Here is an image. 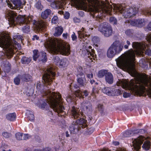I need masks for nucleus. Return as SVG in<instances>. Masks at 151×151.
Instances as JSON below:
<instances>
[{
    "label": "nucleus",
    "instance_id": "nucleus-1",
    "mask_svg": "<svg viewBox=\"0 0 151 151\" xmlns=\"http://www.w3.org/2000/svg\"><path fill=\"white\" fill-rule=\"evenodd\" d=\"M83 6L85 9L82 8L81 9L92 12L93 17L99 23L96 24L99 31L106 37L111 36L113 32L112 27L105 22L100 24L102 21V16H105L106 14H111L112 6L109 2L107 0L100 1L99 0H86Z\"/></svg>",
    "mask_w": 151,
    "mask_h": 151
},
{
    "label": "nucleus",
    "instance_id": "nucleus-2",
    "mask_svg": "<svg viewBox=\"0 0 151 151\" xmlns=\"http://www.w3.org/2000/svg\"><path fill=\"white\" fill-rule=\"evenodd\" d=\"M55 76V72L52 67L49 66L44 70L42 78L45 87L47 89H46V91H43V96L45 97L46 102L48 103L55 112L58 113L59 116L65 117V112L63 111L64 108L62 104L63 102L60 95L58 93H51L49 91Z\"/></svg>",
    "mask_w": 151,
    "mask_h": 151
},
{
    "label": "nucleus",
    "instance_id": "nucleus-3",
    "mask_svg": "<svg viewBox=\"0 0 151 151\" xmlns=\"http://www.w3.org/2000/svg\"><path fill=\"white\" fill-rule=\"evenodd\" d=\"M117 84L118 86H121L124 89L134 92L139 96H145L147 93L151 98V84L146 76L138 75L134 80L132 79L129 82L120 80Z\"/></svg>",
    "mask_w": 151,
    "mask_h": 151
},
{
    "label": "nucleus",
    "instance_id": "nucleus-4",
    "mask_svg": "<svg viewBox=\"0 0 151 151\" xmlns=\"http://www.w3.org/2000/svg\"><path fill=\"white\" fill-rule=\"evenodd\" d=\"M7 17L10 23L14 25L16 24H19L20 25L23 26L22 31L27 33L30 31L29 24L31 22H32L37 31H45L47 26L45 20H40L37 22L34 20L32 21V16L20 15L17 16L16 12L14 11H9L8 13Z\"/></svg>",
    "mask_w": 151,
    "mask_h": 151
},
{
    "label": "nucleus",
    "instance_id": "nucleus-5",
    "mask_svg": "<svg viewBox=\"0 0 151 151\" xmlns=\"http://www.w3.org/2000/svg\"><path fill=\"white\" fill-rule=\"evenodd\" d=\"M17 37L18 35L14 36L13 40L7 34L0 32V47L3 48L5 54L9 58L13 56L14 49L16 50L21 48L20 45L16 40Z\"/></svg>",
    "mask_w": 151,
    "mask_h": 151
},
{
    "label": "nucleus",
    "instance_id": "nucleus-6",
    "mask_svg": "<svg viewBox=\"0 0 151 151\" xmlns=\"http://www.w3.org/2000/svg\"><path fill=\"white\" fill-rule=\"evenodd\" d=\"M46 44L51 53L59 54L65 55H68L70 54V45L63 41L49 40H47Z\"/></svg>",
    "mask_w": 151,
    "mask_h": 151
},
{
    "label": "nucleus",
    "instance_id": "nucleus-7",
    "mask_svg": "<svg viewBox=\"0 0 151 151\" xmlns=\"http://www.w3.org/2000/svg\"><path fill=\"white\" fill-rule=\"evenodd\" d=\"M135 57L134 51L131 49L126 51L119 57L117 59L116 63L121 67L129 68L133 65L135 60Z\"/></svg>",
    "mask_w": 151,
    "mask_h": 151
},
{
    "label": "nucleus",
    "instance_id": "nucleus-8",
    "mask_svg": "<svg viewBox=\"0 0 151 151\" xmlns=\"http://www.w3.org/2000/svg\"><path fill=\"white\" fill-rule=\"evenodd\" d=\"M72 116L74 119L80 118L81 115L77 111L75 108L73 107L72 109ZM87 121L83 118H80L73 121L70 126L69 128L70 134L76 133L82 127L84 128L87 126Z\"/></svg>",
    "mask_w": 151,
    "mask_h": 151
},
{
    "label": "nucleus",
    "instance_id": "nucleus-9",
    "mask_svg": "<svg viewBox=\"0 0 151 151\" xmlns=\"http://www.w3.org/2000/svg\"><path fill=\"white\" fill-rule=\"evenodd\" d=\"M114 6V12L118 14H122L124 18H130L135 15L137 12L138 9L134 7H125L120 4H115Z\"/></svg>",
    "mask_w": 151,
    "mask_h": 151
},
{
    "label": "nucleus",
    "instance_id": "nucleus-10",
    "mask_svg": "<svg viewBox=\"0 0 151 151\" xmlns=\"http://www.w3.org/2000/svg\"><path fill=\"white\" fill-rule=\"evenodd\" d=\"M146 39L150 46L148 47L147 44H145L144 42H133L132 43V47L135 49L136 52L138 53L141 54L145 51V54L147 55H151V34H148L146 36Z\"/></svg>",
    "mask_w": 151,
    "mask_h": 151
},
{
    "label": "nucleus",
    "instance_id": "nucleus-11",
    "mask_svg": "<svg viewBox=\"0 0 151 151\" xmlns=\"http://www.w3.org/2000/svg\"><path fill=\"white\" fill-rule=\"evenodd\" d=\"M47 1L51 2L50 6L53 8L62 9L63 6L66 4V0H46ZM76 6L81 9L82 8L85 9L83 6L86 0H70Z\"/></svg>",
    "mask_w": 151,
    "mask_h": 151
},
{
    "label": "nucleus",
    "instance_id": "nucleus-12",
    "mask_svg": "<svg viewBox=\"0 0 151 151\" xmlns=\"http://www.w3.org/2000/svg\"><path fill=\"white\" fill-rule=\"evenodd\" d=\"M82 106L85 113L88 114H90L93 111L92 105L88 101L83 102L81 104Z\"/></svg>",
    "mask_w": 151,
    "mask_h": 151
},
{
    "label": "nucleus",
    "instance_id": "nucleus-13",
    "mask_svg": "<svg viewBox=\"0 0 151 151\" xmlns=\"http://www.w3.org/2000/svg\"><path fill=\"white\" fill-rule=\"evenodd\" d=\"M123 44L119 41H116L111 45V46L117 54L119 53L122 50Z\"/></svg>",
    "mask_w": 151,
    "mask_h": 151
},
{
    "label": "nucleus",
    "instance_id": "nucleus-14",
    "mask_svg": "<svg viewBox=\"0 0 151 151\" xmlns=\"http://www.w3.org/2000/svg\"><path fill=\"white\" fill-rule=\"evenodd\" d=\"M10 1L13 3L14 6L13 7L11 3H8L7 5L11 9H13L14 8H17V9L19 8H19H21L22 6V3L21 0H10Z\"/></svg>",
    "mask_w": 151,
    "mask_h": 151
},
{
    "label": "nucleus",
    "instance_id": "nucleus-15",
    "mask_svg": "<svg viewBox=\"0 0 151 151\" xmlns=\"http://www.w3.org/2000/svg\"><path fill=\"white\" fill-rule=\"evenodd\" d=\"M116 89L111 88L109 87L105 88L103 89V92L109 96H115L117 95H115V93H117V91H116Z\"/></svg>",
    "mask_w": 151,
    "mask_h": 151
},
{
    "label": "nucleus",
    "instance_id": "nucleus-16",
    "mask_svg": "<svg viewBox=\"0 0 151 151\" xmlns=\"http://www.w3.org/2000/svg\"><path fill=\"white\" fill-rule=\"evenodd\" d=\"M77 77V82L79 85L84 86L86 85V79L83 73H81Z\"/></svg>",
    "mask_w": 151,
    "mask_h": 151
},
{
    "label": "nucleus",
    "instance_id": "nucleus-17",
    "mask_svg": "<svg viewBox=\"0 0 151 151\" xmlns=\"http://www.w3.org/2000/svg\"><path fill=\"white\" fill-rule=\"evenodd\" d=\"M131 24L133 25L141 27L144 26L145 24L144 19H138L132 21Z\"/></svg>",
    "mask_w": 151,
    "mask_h": 151
},
{
    "label": "nucleus",
    "instance_id": "nucleus-18",
    "mask_svg": "<svg viewBox=\"0 0 151 151\" xmlns=\"http://www.w3.org/2000/svg\"><path fill=\"white\" fill-rule=\"evenodd\" d=\"M105 80L106 83L111 85L114 82V78L112 74L110 72H108L106 74L105 77Z\"/></svg>",
    "mask_w": 151,
    "mask_h": 151
},
{
    "label": "nucleus",
    "instance_id": "nucleus-19",
    "mask_svg": "<svg viewBox=\"0 0 151 151\" xmlns=\"http://www.w3.org/2000/svg\"><path fill=\"white\" fill-rule=\"evenodd\" d=\"M75 95L77 97L80 99L83 98V96H87L88 95V92L86 91H84L83 92H82L80 90H78L75 91Z\"/></svg>",
    "mask_w": 151,
    "mask_h": 151
},
{
    "label": "nucleus",
    "instance_id": "nucleus-20",
    "mask_svg": "<svg viewBox=\"0 0 151 151\" xmlns=\"http://www.w3.org/2000/svg\"><path fill=\"white\" fill-rule=\"evenodd\" d=\"M117 54V53L111 46L107 51V57L109 58H111L114 57L115 55Z\"/></svg>",
    "mask_w": 151,
    "mask_h": 151
},
{
    "label": "nucleus",
    "instance_id": "nucleus-21",
    "mask_svg": "<svg viewBox=\"0 0 151 151\" xmlns=\"http://www.w3.org/2000/svg\"><path fill=\"white\" fill-rule=\"evenodd\" d=\"M26 114L27 116L28 119L30 122H34L35 120V117L32 111L29 110L26 111Z\"/></svg>",
    "mask_w": 151,
    "mask_h": 151
},
{
    "label": "nucleus",
    "instance_id": "nucleus-22",
    "mask_svg": "<svg viewBox=\"0 0 151 151\" xmlns=\"http://www.w3.org/2000/svg\"><path fill=\"white\" fill-rule=\"evenodd\" d=\"M51 11L50 9H47L42 12L41 17L43 19H45L48 17L49 15L51 14Z\"/></svg>",
    "mask_w": 151,
    "mask_h": 151
},
{
    "label": "nucleus",
    "instance_id": "nucleus-23",
    "mask_svg": "<svg viewBox=\"0 0 151 151\" xmlns=\"http://www.w3.org/2000/svg\"><path fill=\"white\" fill-rule=\"evenodd\" d=\"M63 28L61 26H58L55 28V33L54 35L55 37H58L63 32Z\"/></svg>",
    "mask_w": 151,
    "mask_h": 151
},
{
    "label": "nucleus",
    "instance_id": "nucleus-24",
    "mask_svg": "<svg viewBox=\"0 0 151 151\" xmlns=\"http://www.w3.org/2000/svg\"><path fill=\"white\" fill-rule=\"evenodd\" d=\"M21 80L23 81L27 82L30 81L31 76L28 74H24L20 76Z\"/></svg>",
    "mask_w": 151,
    "mask_h": 151
},
{
    "label": "nucleus",
    "instance_id": "nucleus-25",
    "mask_svg": "<svg viewBox=\"0 0 151 151\" xmlns=\"http://www.w3.org/2000/svg\"><path fill=\"white\" fill-rule=\"evenodd\" d=\"M86 33L85 29L84 28L82 27L81 30L78 31V37L81 39H83L85 37H87V35L85 34Z\"/></svg>",
    "mask_w": 151,
    "mask_h": 151
},
{
    "label": "nucleus",
    "instance_id": "nucleus-26",
    "mask_svg": "<svg viewBox=\"0 0 151 151\" xmlns=\"http://www.w3.org/2000/svg\"><path fill=\"white\" fill-rule=\"evenodd\" d=\"M16 117V114L14 113H9L6 115V119L11 121L15 120Z\"/></svg>",
    "mask_w": 151,
    "mask_h": 151
},
{
    "label": "nucleus",
    "instance_id": "nucleus-27",
    "mask_svg": "<svg viewBox=\"0 0 151 151\" xmlns=\"http://www.w3.org/2000/svg\"><path fill=\"white\" fill-rule=\"evenodd\" d=\"M108 72L106 70H101L98 72L97 75L98 77L102 78L104 76L105 77L106 74H107Z\"/></svg>",
    "mask_w": 151,
    "mask_h": 151
},
{
    "label": "nucleus",
    "instance_id": "nucleus-28",
    "mask_svg": "<svg viewBox=\"0 0 151 151\" xmlns=\"http://www.w3.org/2000/svg\"><path fill=\"white\" fill-rule=\"evenodd\" d=\"M39 60L43 62H46L47 60L46 53L44 52H41L40 54Z\"/></svg>",
    "mask_w": 151,
    "mask_h": 151
},
{
    "label": "nucleus",
    "instance_id": "nucleus-29",
    "mask_svg": "<svg viewBox=\"0 0 151 151\" xmlns=\"http://www.w3.org/2000/svg\"><path fill=\"white\" fill-rule=\"evenodd\" d=\"M150 142L149 141H146L144 142L142 146L143 149L145 150H148L150 147Z\"/></svg>",
    "mask_w": 151,
    "mask_h": 151
},
{
    "label": "nucleus",
    "instance_id": "nucleus-30",
    "mask_svg": "<svg viewBox=\"0 0 151 151\" xmlns=\"http://www.w3.org/2000/svg\"><path fill=\"white\" fill-rule=\"evenodd\" d=\"M11 64L8 62H6L3 68L4 71L7 73H8L11 70Z\"/></svg>",
    "mask_w": 151,
    "mask_h": 151
},
{
    "label": "nucleus",
    "instance_id": "nucleus-31",
    "mask_svg": "<svg viewBox=\"0 0 151 151\" xmlns=\"http://www.w3.org/2000/svg\"><path fill=\"white\" fill-rule=\"evenodd\" d=\"M31 60V59L30 58H27L25 57H23L21 59V62L23 64H28Z\"/></svg>",
    "mask_w": 151,
    "mask_h": 151
},
{
    "label": "nucleus",
    "instance_id": "nucleus-32",
    "mask_svg": "<svg viewBox=\"0 0 151 151\" xmlns=\"http://www.w3.org/2000/svg\"><path fill=\"white\" fill-rule=\"evenodd\" d=\"M33 60L36 61L37 59L38 58L39 59V58L40 57V55H39L38 51V50H35L33 52Z\"/></svg>",
    "mask_w": 151,
    "mask_h": 151
},
{
    "label": "nucleus",
    "instance_id": "nucleus-33",
    "mask_svg": "<svg viewBox=\"0 0 151 151\" xmlns=\"http://www.w3.org/2000/svg\"><path fill=\"white\" fill-rule=\"evenodd\" d=\"M23 134L22 133L17 132L15 134V138L18 140H22Z\"/></svg>",
    "mask_w": 151,
    "mask_h": 151
},
{
    "label": "nucleus",
    "instance_id": "nucleus-34",
    "mask_svg": "<svg viewBox=\"0 0 151 151\" xmlns=\"http://www.w3.org/2000/svg\"><path fill=\"white\" fill-rule=\"evenodd\" d=\"M68 61L65 59H62L60 62L59 64L61 66L65 67L68 64Z\"/></svg>",
    "mask_w": 151,
    "mask_h": 151
},
{
    "label": "nucleus",
    "instance_id": "nucleus-35",
    "mask_svg": "<svg viewBox=\"0 0 151 151\" xmlns=\"http://www.w3.org/2000/svg\"><path fill=\"white\" fill-rule=\"evenodd\" d=\"M35 6L36 8L40 10H41L43 8V6L41 4V1H39L36 3Z\"/></svg>",
    "mask_w": 151,
    "mask_h": 151
},
{
    "label": "nucleus",
    "instance_id": "nucleus-36",
    "mask_svg": "<svg viewBox=\"0 0 151 151\" xmlns=\"http://www.w3.org/2000/svg\"><path fill=\"white\" fill-rule=\"evenodd\" d=\"M142 13L145 15H151V10L149 9H145L142 11Z\"/></svg>",
    "mask_w": 151,
    "mask_h": 151
},
{
    "label": "nucleus",
    "instance_id": "nucleus-37",
    "mask_svg": "<svg viewBox=\"0 0 151 151\" xmlns=\"http://www.w3.org/2000/svg\"><path fill=\"white\" fill-rule=\"evenodd\" d=\"M41 83L40 82L37 83L36 85V88L38 91H40L41 92L43 91V86L41 85Z\"/></svg>",
    "mask_w": 151,
    "mask_h": 151
},
{
    "label": "nucleus",
    "instance_id": "nucleus-38",
    "mask_svg": "<svg viewBox=\"0 0 151 151\" xmlns=\"http://www.w3.org/2000/svg\"><path fill=\"white\" fill-rule=\"evenodd\" d=\"M109 21L110 23L114 25H116L117 24V20L114 17H111L109 18Z\"/></svg>",
    "mask_w": 151,
    "mask_h": 151
},
{
    "label": "nucleus",
    "instance_id": "nucleus-39",
    "mask_svg": "<svg viewBox=\"0 0 151 151\" xmlns=\"http://www.w3.org/2000/svg\"><path fill=\"white\" fill-rule=\"evenodd\" d=\"M20 75H19L18 76L16 77L14 79V82L16 85H18L19 84L20 82Z\"/></svg>",
    "mask_w": 151,
    "mask_h": 151
},
{
    "label": "nucleus",
    "instance_id": "nucleus-40",
    "mask_svg": "<svg viewBox=\"0 0 151 151\" xmlns=\"http://www.w3.org/2000/svg\"><path fill=\"white\" fill-rule=\"evenodd\" d=\"M39 106L42 109H47L48 107V105L45 102L42 103Z\"/></svg>",
    "mask_w": 151,
    "mask_h": 151
},
{
    "label": "nucleus",
    "instance_id": "nucleus-41",
    "mask_svg": "<svg viewBox=\"0 0 151 151\" xmlns=\"http://www.w3.org/2000/svg\"><path fill=\"white\" fill-rule=\"evenodd\" d=\"M60 59L59 56H55L54 59V62L56 65H58L60 62Z\"/></svg>",
    "mask_w": 151,
    "mask_h": 151
},
{
    "label": "nucleus",
    "instance_id": "nucleus-42",
    "mask_svg": "<svg viewBox=\"0 0 151 151\" xmlns=\"http://www.w3.org/2000/svg\"><path fill=\"white\" fill-rule=\"evenodd\" d=\"M31 136L28 134H23L22 140H26L30 138Z\"/></svg>",
    "mask_w": 151,
    "mask_h": 151
},
{
    "label": "nucleus",
    "instance_id": "nucleus-43",
    "mask_svg": "<svg viewBox=\"0 0 151 151\" xmlns=\"http://www.w3.org/2000/svg\"><path fill=\"white\" fill-rule=\"evenodd\" d=\"M93 42L94 43V44L98 43L99 41V38L96 37H94L92 39Z\"/></svg>",
    "mask_w": 151,
    "mask_h": 151
},
{
    "label": "nucleus",
    "instance_id": "nucleus-44",
    "mask_svg": "<svg viewBox=\"0 0 151 151\" xmlns=\"http://www.w3.org/2000/svg\"><path fill=\"white\" fill-rule=\"evenodd\" d=\"M2 135L6 138H8L10 136V134L9 133L6 132H3Z\"/></svg>",
    "mask_w": 151,
    "mask_h": 151
},
{
    "label": "nucleus",
    "instance_id": "nucleus-45",
    "mask_svg": "<svg viewBox=\"0 0 151 151\" xmlns=\"http://www.w3.org/2000/svg\"><path fill=\"white\" fill-rule=\"evenodd\" d=\"M98 109L99 111L101 113H102L104 109L103 106L101 104H99L98 106Z\"/></svg>",
    "mask_w": 151,
    "mask_h": 151
},
{
    "label": "nucleus",
    "instance_id": "nucleus-46",
    "mask_svg": "<svg viewBox=\"0 0 151 151\" xmlns=\"http://www.w3.org/2000/svg\"><path fill=\"white\" fill-rule=\"evenodd\" d=\"M133 31L132 30L129 29L125 32V34L128 35L130 36L132 34Z\"/></svg>",
    "mask_w": 151,
    "mask_h": 151
},
{
    "label": "nucleus",
    "instance_id": "nucleus-47",
    "mask_svg": "<svg viewBox=\"0 0 151 151\" xmlns=\"http://www.w3.org/2000/svg\"><path fill=\"white\" fill-rule=\"evenodd\" d=\"M58 17L56 16H54L52 20V23L56 24L58 22Z\"/></svg>",
    "mask_w": 151,
    "mask_h": 151
},
{
    "label": "nucleus",
    "instance_id": "nucleus-48",
    "mask_svg": "<svg viewBox=\"0 0 151 151\" xmlns=\"http://www.w3.org/2000/svg\"><path fill=\"white\" fill-rule=\"evenodd\" d=\"M78 73L77 76H80V74L81 73H83V69L81 67H79L77 69Z\"/></svg>",
    "mask_w": 151,
    "mask_h": 151
},
{
    "label": "nucleus",
    "instance_id": "nucleus-49",
    "mask_svg": "<svg viewBox=\"0 0 151 151\" xmlns=\"http://www.w3.org/2000/svg\"><path fill=\"white\" fill-rule=\"evenodd\" d=\"M94 131V129L93 127H91L88 129L86 131L87 132L88 134H91Z\"/></svg>",
    "mask_w": 151,
    "mask_h": 151
},
{
    "label": "nucleus",
    "instance_id": "nucleus-50",
    "mask_svg": "<svg viewBox=\"0 0 151 151\" xmlns=\"http://www.w3.org/2000/svg\"><path fill=\"white\" fill-rule=\"evenodd\" d=\"M89 48L91 49V52H90V51L89 53L91 55L92 57H94V55H95L94 52V50L93 49H91V47L90 46H89Z\"/></svg>",
    "mask_w": 151,
    "mask_h": 151
},
{
    "label": "nucleus",
    "instance_id": "nucleus-51",
    "mask_svg": "<svg viewBox=\"0 0 151 151\" xmlns=\"http://www.w3.org/2000/svg\"><path fill=\"white\" fill-rule=\"evenodd\" d=\"M64 17L65 19H68L70 16V14L68 12H66L64 14Z\"/></svg>",
    "mask_w": 151,
    "mask_h": 151
},
{
    "label": "nucleus",
    "instance_id": "nucleus-52",
    "mask_svg": "<svg viewBox=\"0 0 151 151\" xmlns=\"http://www.w3.org/2000/svg\"><path fill=\"white\" fill-rule=\"evenodd\" d=\"M145 30L146 31L151 30V22L148 24L147 28H145Z\"/></svg>",
    "mask_w": 151,
    "mask_h": 151
},
{
    "label": "nucleus",
    "instance_id": "nucleus-53",
    "mask_svg": "<svg viewBox=\"0 0 151 151\" xmlns=\"http://www.w3.org/2000/svg\"><path fill=\"white\" fill-rule=\"evenodd\" d=\"M127 45H124V48L126 49H127L128 48V46L130 45L131 43L128 40H127L126 41Z\"/></svg>",
    "mask_w": 151,
    "mask_h": 151
},
{
    "label": "nucleus",
    "instance_id": "nucleus-54",
    "mask_svg": "<svg viewBox=\"0 0 151 151\" xmlns=\"http://www.w3.org/2000/svg\"><path fill=\"white\" fill-rule=\"evenodd\" d=\"M145 132V131L144 129H140L138 130L137 133H139V134H143Z\"/></svg>",
    "mask_w": 151,
    "mask_h": 151
},
{
    "label": "nucleus",
    "instance_id": "nucleus-55",
    "mask_svg": "<svg viewBox=\"0 0 151 151\" xmlns=\"http://www.w3.org/2000/svg\"><path fill=\"white\" fill-rule=\"evenodd\" d=\"M115 91H117V93H115V95H117V96L120 95L123 93L122 91H121L119 89H116Z\"/></svg>",
    "mask_w": 151,
    "mask_h": 151
},
{
    "label": "nucleus",
    "instance_id": "nucleus-56",
    "mask_svg": "<svg viewBox=\"0 0 151 151\" xmlns=\"http://www.w3.org/2000/svg\"><path fill=\"white\" fill-rule=\"evenodd\" d=\"M130 96V94L129 93L127 92H124L123 93V96L124 98H127L129 97Z\"/></svg>",
    "mask_w": 151,
    "mask_h": 151
},
{
    "label": "nucleus",
    "instance_id": "nucleus-57",
    "mask_svg": "<svg viewBox=\"0 0 151 151\" xmlns=\"http://www.w3.org/2000/svg\"><path fill=\"white\" fill-rule=\"evenodd\" d=\"M131 132L130 131H126L124 133L125 136H126V137H129L131 134Z\"/></svg>",
    "mask_w": 151,
    "mask_h": 151
},
{
    "label": "nucleus",
    "instance_id": "nucleus-58",
    "mask_svg": "<svg viewBox=\"0 0 151 151\" xmlns=\"http://www.w3.org/2000/svg\"><path fill=\"white\" fill-rule=\"evenodd\" d=\"M79 15L81 17H83L84 15V12L83 11H80L78 13Z\"/></svg>",
    "mask_w": 151,
    "mask_h": 151
},
{
    "label": "nucleus",
    "instance_id": "nucleus-59",
    "mask_svg": "<svg viewBox=\"0 0 151 151\" xmlns=\"http://www.w3.org/2000/svg\"><path fill=\"white\" fill-rule=\"evenodd\" d=\"M71 37L72 40L73 41H74L77 39V37L75 35V34L74 33H73V34L72 35Z\"/></svg>",
    "mask_w": 151,
    "mask_h": 151
},
{
    "label": "nucleus",
    "instance_id": "nucleus-60",
    "mask_svg": "<svg viewBox=\"0 0 151 151\" xmlns=\"http://www.w3.org/2000/svg\"><path fill=\"white\" fill-rule=\"evenodd\" d=\"M87 77L91 79H92L93 77V74L92 73L91 74H88L87 75Z\"/></svg>",
    "mask_w": 151,
    "mask_h": 151
},
{
    "label": "nucleus",
    "instance_id": "nucleus-61",
    "mask_svg": "<svg viewBox=\"0 0 151 151\" xmlns=\"http://www.w3.org/2000/svg\"><path fill=\"white\" fill-rule=\"evenodd\" d=\"M74 22L75 23H79L80 22V19H78L77 17H75L73 18Z\"/></svg>",
    "mask_w": 151,
    "mask_h": 151
},
{
    "label": "nucleus",
    "instance_id": "nucleus-62",
    "mask_svg": "<svg viewBox=\"0 0 151 151\" xmlns=\"http://www.w3.org/2000/svg\"><path fill=\"white\" fill-rule=\"evenodd\" d=\"M4 0H0V9L4 5V2H3Z\"/></svg>",
    "mask_w": 151,
    "mask_h": 151
},
{
    "label": "nucleus",
    "instance_id": "nucleus-63",
    "mask_svg": "<svg viewBox=\"0 0 151 151\" xmlns=\"http://www.w3.org/2000/svg\"><path fill=\"white\" fill-rule=\"evenodd\" d=\"M39 37L36 35H35L33 36V37L32 38V40H37L39 39Z\"/></svg>",
    "mask_w": 151,
    "mask_h": 151
},
{
    "label": "nucleus",
    "instance_id": "nucleus-64",
    "mask_svg": "<svg viewBox=\"0 0 151 151\" xmlns=\"http://www.w3.org/2000/svg\"><path fill=\"white\" fill-rule=\"evenodd\" d=\"M68 34L67 33H63V36L65 39H67Z\"/></svg>",
    "mask_w": 151,
    "mask_h": 151
}]
</instances>
